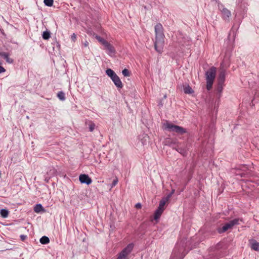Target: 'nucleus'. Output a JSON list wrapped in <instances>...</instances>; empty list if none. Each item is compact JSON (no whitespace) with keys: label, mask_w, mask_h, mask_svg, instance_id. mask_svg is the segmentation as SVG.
<instances>
[{"label":"nucleus","mask_w":259,"mask_h":259,"mask_svg":"<svg viewBox=\"0 0 259 259\" xmlns=\"http://www.w3.org/2000/svg\"><path fill=\"white\" fill-rule=\"evenodd\" d=\"M112 81L117 88H121L123 87L122 83L119 78V77L116 75L111 79Z\"/></svg>","instance_id":"11"},{"label":"nucleus","mask_w":259,"mask_h":259,"mask_svg":"<svg viewBox=\"0 0 259 259\" xmlns=\"http://www.w3.org/2000/svg\"><path fill=\"white\" fill-rule=\"evenodd\" d=\"M26 238V236H25V235H21V238L22 239V240H24Z\"/></svg>","instance_id":"34"},{"label":"nucleus","mask_w":259,"mask_h":259,"mask_svg":"<svg viewBox=\"0 0 259 259\" xmlns=\"http://www.w3.org/2000/svg\"><path fill=\"white\" fill-rule=\"evenodd\" d=\"M178 251H180V249L178 248Z\"/></svg>","instance_id":"36"},{"label":"nucleus","mask_w":259,"mask_h":259,"mask_svg":"<svg viewBox=\"0 0 259 259\" xmlns=\"http://www.w3.org/2000/svg\"><path fill=\"white\" fill-rule=\"evenodd\" d=\"M117 259H120V258H119L117 257Z\"/></svg>","instance_id":"38"},{"label":"nucleus","mask_w":259,"mask_h":259,"mask_svg":"<svg viewBox=\"0 0 259 259\" xmlns=\"http://www.w3.org/2000/svg\"><path fill=\"white\" fill-rule=\"evenodd\" d=\"M175 192V190L174 189H172L171 190V192H170V194H169L168 195H170V197L172 196V195Z\"/></svg>","instance_id":"35"},{"label":"nucleus","mask_w":259,"mask_h":259,"mask_svg":"<svg viewBox=\"0 0 259 259\" xmlns=\"http://www.w3.org/2000/svg\"><path fill=\"white\" fill-rule=\"evenodd\" d=\"M57 97L61 101H64L65 100V94L62 92H59L57 94Z\"/></svg>","instance_id":"23"},{"label":"nucleus","mask_w":259,"mask_h":259,"mask_svg":"<svg viewBox=\"0 0 259 259\" xmlns=\"http://www.w3.org/2000/svg\"><path fill=\"white\" fill-rule=\"evenodd\" d=\"M148 140V137L147 135H144L143 138L141 140V143L143 146L146 145Z\"/></svg>","instance_id":"24"},{"label":"nucleus","mask_w":259,"mask_h":259,"mask_svg":"<svg viewBox=\"0 0 259 259\" xmlns=\"http://www.w3.org/2000/svg\"><path fill=\"white\" fill-rule=\"evenodd\" d=\"M50 37V33L49 31H44L42 34V37L44 39H48Z\"/></svg>","instance_id":"25"},{"label":"nucleus","mask_w":259,"mask_h":259,"mask_svg":"<svg viewBox=\"0 0 259 259\" xmlns=\"http://www.w3.org/2000/svg\"><path fill=\"white\" fill-rule=\"evenodd\" d=\"M79 180L81 183L90 185L92 183V180L89 176L85 174H81L79 177Z\"/></svg>","instance_id":"7"},{"label":"nucleus","mask_w":259,"mask_h":259,"mask_svg":"<svg viewBox=\"0 0 259 259\" xmlns=\"http://www.w3.org/2000/svg\"><path fill=\"white\" fill-rule=\"evenodd\" d=\"M118 179L117 178H115L112 183V185H111V188H113V187H114L115 185H117V183H118Z\"/></svg>","instance_id":"30"},{"label":"nucleus","mask_w":259,"mask_h":259,"mask_svg":"<svg viewBox=\"0 0 259 259\" xmlns=\"http://www.w3.org/2000/svg\"><path fill=\"white\" fill-rule=\"evenodd\" d=\"M249 244L252 249L259 251V243L255 240H250Z\"/></svg>","instance_id":"10"},{"label":"nucleus","mask_w":259,"mask_h":259,"mask_svg":"<svg viewBox=\"0 0 259 259\" xmlns=\"http://www.w3.org/2000/svg\"><path fill=\"white\" fill-rule=\"evenodd\" d=\"M89 42L87 41V40H85L84 42H83V45L84 47H87L88 46H89Z\"/></svg>","instance_id":"33"},{"label":"nucleus","mask_w":259,"mask_h":259,"mask_svg":"<svg viewBox=\"0 0 259 259\" xmlns=\"http://www.w3.org/2000/svg\"><path fill=\"white\" fill-rule=\"evenodd\" d=\"M218 7L221 12L223 18L225 20H228L231 15V12L228 9L225 8L222 4H219Z\"/></svg>","instance_id":"5"},{"label":"nucleus","mask_w":259,"mask_h":259,"mask_svg":"<svg viewBox=\"0 0 259 259\" xmlns=\"http://www.w3.org/2000/svg\"><path fill=\"white\" fill-rule=\"evenodd\" d=\"M134 244L130 243L127 245L118 254V257L120 259H126L127 255L132 252Z\"/></svg>","instance_id":"4"},{"label":"nucleus","mask_w":259,"mask_h":259,"mask_svg":"<svg viewBox=\"0 0 259 259\" xmlns=\"http://www.w3.org/2000/svg\"><path fill=\"white\" fill-rule=\"evenodd\" d=\"M163 211V209L158 208L155 211L154 214V219L156 221L158 220L160 217L161 216V214L162 213Z\"/></svg>","instance_id":"13"},{"label":"nucleus","mask_w":259,"mask_h":259,"mask_svg":"<svg viewBox=\"0 0 259 259\" xmlns=\"http://www.w3.org/2000/svg\"><path fill=\"white\" fill-rule=\"evenodd\" d=\"M0 55L3 57L5 59H6V61L9 63H12L13 62V60L10 58L9 56V54L6 53H2L0 54Z\"/></svg>","instance_id":"15"},{"label":"nucleus","mask_w":259,"mask_h":259,"mask_svg":"<svg viewBox=\"0 0 259 259\" xmlns=\"http://www.w3.org/2000/svg\"><path fill=\"white\" fill-rule=\"evenodd\" d=\"M5 71H6L5 69L3 67L0 66V73L4 72Z\"/></svg>","instance_id":"31"},{"label":"nucleus","mask_w":259,"mask_h":259,"mask_svg":"<svg viewBox=\"0 0 259 259\" xmlns=\"http://www.w3.org/2000/svg\"><path fill=\"white\" fill-rule=\"evenodd\" d=\"M105 49H106L107 53L110 56H114L115 54V50L113 46L109 44L108 42H107V44H105L104 46Z\"/></svg>","instance_id":"8"},{"label":"nucleus","mask_w":259,"mask_h":259,"mask_svg":"<svg viewBox=\"0 0 259 259\" xmlns=\"http://www.w3.org/2000/svg\"><path fill=\"white\" fill-rule=\"evenodd\" d=\"M50 242L49 238L47 236H43L40 239V242L42 244H47Z\"/></svg>","instance_id":"19"},{"label":"nucleus","mask_w":259,"mask_h":259,"mask_svg":"<svg viewBox=\"0 0 259 259\" xmlns=\"http://www.w3.org/2000/svg\"><path fill=\"white\" fill-rule=\"evenodd\" d=\"M167 142V145H168L169 146H171V147H172L174 148H175L174 147V145L176 144V142L174 141H171L170 142H169V141H166ZM176 150L179 152V153H181V154H183V151L180 149H177V148H176Z\"/></svg>","instance_id":"17"},{"label":"nucleus","mask_w":259,"mask_h":259,"mask_svg":"<svg viewBox=\"0 0 259 259\" xmlns=\"http://www.w3.org/2000/svg\"><path fill=\"white\" fill-rule=\"evenodd\" d=\"M170 198V195H168L167 196L163 198L160 201L159 206L158 208H161L164 210V206L165 204L168 201L169 198Z\"/></svg>","instance_id":"9"},{"label":"nucleus","mask_w":259,"mask_h":259,"mask_svg":"<svg viewBox=\"0 0 259 259\" xmlns=\"http://www.w3.org/2000/svg\"><path fill=\"white\" fill-rule=\"evenodd\" d=\"M223 90V83L218 82L217 87V93L219 94V96H221V93Z\"/></svg>","instance_id":"20"},{"label":"nucleus","mask_w":259,"mask_h":259,"mask_svg":"<svg viewBox=\"0 0 259 259\" xmlns=\"http://www.w3.org/2000/svg\"><path fill=\"white\" fill-rule=\"evenodd\" d=\"M95 37L96 39L101 42L103 46H104L105 44H107V41L104 39L103 38H101L100 36L96 35Z\"/></svg>","instance_id":"22"},{"label":"nucleus","mask_w":259,"mask_h":259,"mask_svg":"<svg viewBox=\"0 0 259 259\" xmlns=\"http://www.w3.org/2000/svg\"><path fill=\"white\" fill-rule=\"evenodd\" d=\"M217 68L214 67H211L205 72L206 88L208 90H210L212 88Z\"/></svg>","instance_id":"2"},{"label":"nucleus","mask_w":259,"mask_h":259,"mask_svg":"<svg viewBox=\"0 0 259 259\" xmlns=\"http://www.w3.org/2000/svg\"><path fill=\"white\" fill-rule=\"evenodd\" d=\"M117 259H120V258H119L117 257Z\"/></svg>","instance_id":"37"},{"label":"nucleus","mask_w":259,"mask_h":259,"mask_svg":"<svg viewBox=\"0 0 259 259\" xmlns=\"http://www.w3.org/2000/svg\"><path fill=\"white\" fill-rule=\"evenodd\" d=\"M0 214L3 218H6L8 216L9 211L6 209H2L0 211Z\"/></svg>","instance_id":"21"},{"label":"nucleus","mask_w":259,"mask_h":259,"mask_svg":"<svg viewBox=\"0 0 259 259\" xmlns=\"http://www.w3.org/2000/svg\"><path fill=\"white\" fill-rule=\"evenodd\" d=\"M95 124L94 123H91L89 124V130H90V131L93 132V130L95 129Z\"/></svg>","instance_id":"28"},{"label":"nucleus","mask_w":259,"mask_h":259,"mask_svg":"<svg viewBox=\"0 0 259 259\" xmlns=\"http://www.w3.org/2000/svg\"><path fill=\"white\" fill-rule=\"evenodd\" d=\"M107 75L110 77L111 79L116 76V74L111 69H107L106 71Z\"/></svg>","instance_id":"16"},{"label":"nucleus","mask_w":259,"mask_h":259,"mask_svg":"<svg viewBox=\"0 0 259 259\" xmlns=\"http://www.w3.org/2000/svg\"><path fill=\"white\" fill-rule=\"evenodd\" d=\"M76 35L75 33H73L71 35V39L73 42H75L76 40Z\"/></svg>","instance_id":"29"},{"label":"nucleus","mask_w":259,"mask_h":259,"mask_svg":"<svg viewBox=\"0 0 259 259\" xmlns=\"http://www.w3.org/2000/svg\"><path fill=\"white\" fill-rule=\"evenodd\" d=\"M225 79V72L224 70H221L220 71L218 80V82L224 83Z\"/></svg>","instance_id":"12"},{"label":"nucleus","mask_w":259,"mask_h":259,"mask_svg":"<svg viewBox=\"0 0 259 259\" xmlns=\"http://www.w3.org/2000/svg\"><path fill=\"white\" fill-rule=\"evenodd\" d=\"M44 2L46 6L51 7L53 6L54 1L53 0H44Z\"/></svg>","instance_id":"26"},{"label":"nucleus","mask_w":259,"mask_h":259,"mask_svg":"<svg viewBox=\"0 0 259 259\" xmlns=\"http://www.w3.org/2000/svg\"><path fill=\"white\" fill-rule=\"evenodd\" d=\"M135 207L137 208H141V207H142V205L141 203H138L136 204L135 205Z\"/></svg>","instance_id":"32"},{"label":"nucleus","mask_w":259,"mask_h":259,"mask_svg":"<svg viewBox=\"0 0 259 259\" xmlns=\"http://www.w3.org/2000/svg\"><path fill=\"white\" fill-rule=\"evenodd\" d=\"M122 73L124 76H129L130 75V73L127 69H124L122 71Z\"/></svg>","instance_id":"27"},{"label":"nucleus","mask_w":259,"mask_h":259,"mask_svg":"<svg viewBox=\"0 0 259 259\" xmlns=\"http://www.w3.org/2000/svg\"><path fill=\"white\" fill-rule=\"evenodd\" d=\"M184 91L185 94H192L193 93V89L188 84L184 87Z\"/></svg>","instance_id":"18"},{"label":"nucleus","mask_w":259,"mask_h":259,"mask_svg":"<svg viewBox=\"0 0 259 259\" xmlns=\"http://www.w3.org/2000/svg\"><path fill=\"white\" fill-rule=\"evenodd\" d=\"M239 220V219H235L234 220H232L229 223H226L225 224L222 228V230H220L219 232L220 233L224 232L228 230L231 229L234 225L238 224V222Z\"/></svg>","instance_id":"6"},{"label":"nucleus","mask_w":259,"mask_h":259,"mask_svg":"<svg viewBox=\"0 0 259 259\" xmlns=\"http://www.w3.org/2000/svg\"><path fill=\"white\" fill-rule=\"evenodd\" d=\"M163 128L171 132H175L178 134H183L186 132V131L183 127L175 125L168 121H165L163 124Z\"/></svg>","instance_id":"3"},{"label":"nucleus","mask_w":259,"mask_h":259,"mask_svg":"<svg viewBox=\"0 0 259 259\" xmlns=\"http://www.w3.org/2000/svg\"><path fill=\"white\" fill-rule=\"evenodd\" d=\"M34 211L36 213H40L41 212H45V209L40 204H36L34 207Z\"/></svg>","instance_id":"14"},{"label":"nucleus","mask_w":259,"mask_h":259,"mask_svg":"<svg viewBox=\"0 0 259 259\" xmlns=\"http://www.w3.org/2000/svg\"><path fill=\"white\" fill-rule=\"evenodd\" d=\"M155 31L156 34V40L155 41V49L159 53L162 51L164 45V35L163 33L162 26L160 24H157L155 26Z\"/></svg>","instance_id":"1"}]
</instances>
